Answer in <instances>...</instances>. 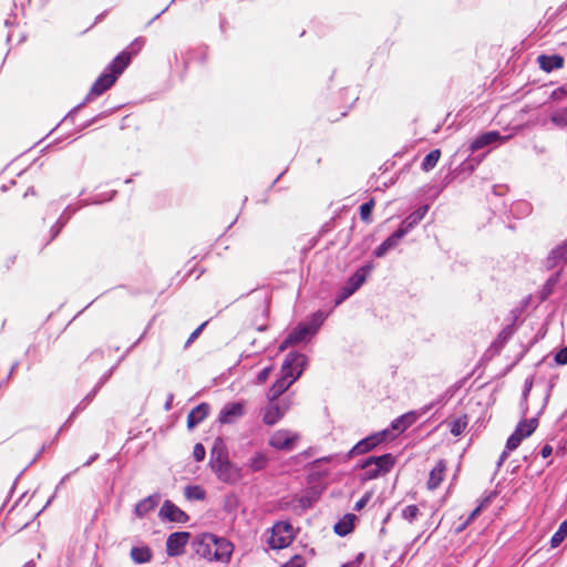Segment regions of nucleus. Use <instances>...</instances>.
Instances as JSON below:
<instances>
[{
    "mask_svg": "<svg viewBox=\"0 0 567 567\" xmlns=\"http://www.w3.org/2000/svg\"><path fill=\"white\" fill-rule=\"evenodd\" d=\"M131 63V54L126 51H122L118 53L103 70V72L97 76V79L94 81V83L91 86L90 92L87 93L85 100L83 103L79 104L78 106L73 107L60 122V124L55 127V130L62 125L66 124L69 121H73L75 114L78 113L79 109L85 103L92 101L94 97L102 95L107 90H110L120 75L125 71V69ZM54 132V128L51 130L47 135L40 137L37 142H44L52 133Z\"/></svg>",
    "mask_w": 567,
    "mask_h": 567,
    "instance_id": "nucleus-1",
    "label": "nucleus"
},
{
    "mask_svg": "<svg viewBox=\"0 0 567 567\" xmlns=\"http://www.w3.org/2000/svg\"><path fill=\"white\" fill-rule=\"evenodd\" d=\"M195 554L208 561L228 564L234 550L230 542L213 534L198 535L193 542Z\"/></svg>",
    "mask_w": 567,
    "mask_h": 567,
    "instance_id": "nucleus-2",
    "label": "nucleus"
},
{
    "mask_svg": "<svg viewBox=\"0 0 567 567\" xmlns=\"http://www.w3.org/2000/svg\"><path fill=\"white\" fill-rule=\"evenodd\" d=\"M306 358L299 353H289L281 367V377L271 385L267 398L279 399L301 375Z\"/></svg>",
    "mask_w": 567,
    "mask_h": 567,
    "instance_id": "nucleus-3",
    "label": "nucleus"
},
{
    "mask_svg": "<svg viewBox=\"0 0 567 567\" xmlns=\"http://www.w3.org/2000/svg\"><path fill=\"white\" fill-rule=\"evenodd\" d=\"M210 466L219 481L234 484L241 478L240 468L228 460V453L220 440H217L212 450Z\"/></svg>",
    "mask_w": 567,
    "mask_h": 567,
    "instance_id": "nucleus-4",
    "label": "nucleus"
},
{
    "mask_svg": "<svg viewBox=\"0 0 567 567\" xmlns=\"http://www.w3.org/2000/svg\"><path fill=\"white\" fill-rule=\"evenodd\" d=\"M394 465V457L391 454L381 456H370L362 464L363 480H374L381 475H385Z\"/></svg>",
    "mask_w": 567,
    "mask_h": 567,
    "instance_id": "nucleus-5",
    "label": "nucleus"
},
{
    "mask_svg": "<svg viewBox=\"0 0 567 567\" xmlns=\"http://www.w3.org/2000/svg\"><path fill=\"white\" fill-rule=\"evenodd\" d=\"M268 402L261 410V420L266 425L277 424L290 409V401L288 399L278 400L267 398Z\"/></svg>",
    "mask_w": 567,
    "mask_h": 567,
    "instance_id": "nucleus-6",
    "label": "nucleus"
},
{
    "mask_svg": "<svg viewBox=\"0 0 567 567\" xmlns=\"http://www.w3.org/2000/svg\"><path fill=\"white\" fill-rule=\"evenodd\" d=\"M296 535L292 526L287 522H278L271 528L268 544L272 549H282L288 547Z\"/></svg>",
    "mask_w": 567,
    "mask_h": 567,
    "instance_id": "nucleus-7",
    "label": "nucleus"
},
{
    "mask_svg": "<svg viewBox=\"0 0 567 567\" xmlns=\"http://www.w3.org/2000/svg\"><path fill=\"white\" fill-rule=\"evenodd\" d=\"M300 436L297 432L280 429L275 431L269 437V445L276 450L291 451L295 449Z\"/></svg>",
    "mask_w": 567,
    "mask_h": 567,
    "instance_id": "nucleus-8",
    "label": "nucleus"
},
{
    "mask_svg": "<svg viewBox=\"0 0 567 567\" xmlns=\"http://www.w3.org/2000/svg\"><path fill=\"white\" fill-rule=\"evenodd\" d=\"M537 425L538 422L536 419L519 422L514 433L508 437L506 449L508 451L516 450L524 439L530 436L535 432Z\"/></svg>",
    "mask_w": 567,
    "mask_h": 567,
    "instance_id": "nucleus-9",
    "label": "nucleus"
},
{
    "mask_svg": "<svg viewBox=\"0 0 567 567\" xmlns=\"http://www.w3.org/2000/svg\"><path fill=\"white\" fill-rule=\"evenodd\" d=\"M247 403L246 401L228 402L226 403L218 414V422L220 424H234L245 415Z\"/></svg>",
    "mask_w": 567,
    "mask_h": 567,
    "instance_id": "nucleus-10",
    "label": "nucleus"
},
{
    "mask_svg": "<svg viewBox=\"0 0 567 567\" xmlns=\"http://www.w3.org/2000/svg\"><path fill=\"white\" fill-rule=\"evenodd\" d=\"M189 539V533L177 532L168 536L166 540V551L171 557L179 556L184 553V547Z\"/></svg>",
    "mask_w": 567,
    "mask_h": 567,
    "instance_id": "nucleus-11",
    "label": "nucleus"
},
{
    "mask_svg": "<svg viewBox=\"0 0 567 567\" xmlns=\"http://www.w3.org/2000/svg\"><path fill=\"white\" fill-rule=\"evenodd\" d=\"M321 322H322L321 313H317L313 317L311 324H303V326L297 327L289 334L288 342L297 343V342L305 340L307 336L312 334L317 331V329L319 328Z\"/></svg>",
    "mask_w": 567,
    "mask_h": 567,
    "instance_id": "nucleus-12",
    "label": "nucleus"
},
{
    "mask_svg": "<svg viewBox=\"0 0 567 567\" xmlns=\"http://www.w3.org/2000/svg\"><path fill=\"white\" fill-rule=\"evenodd\" d=\"M539 68L547 73L559 70L564 66L565 59L560 54H540L537 58Z\"/></svg>",
    "mask_w": 567,
    "mask_h": 567,
    "instance_id": "nucleus-13",
    "label": "nucleus"
},
{
    "mask_svg": "<svg viewBox=\"0 0 567 567\" xmlns=\"http://www.w3.org/2000/svg\"><path fill=\"white\" fill-rule=\"evenodd\" d=\"M159 516L176 523H185L187 520V515L169 501H165L162 505Z\"/></svg>",
    "mask_w": 567,
    "mask_h": 567,
    "instance_id": "nucleus-14",
    "label": "nucleus"
},
{
    "mask_svg": "<svg viewBox=\"0 0 567 567\" xmlns=\"http://www.w3.org/2000/svg\"><path fill=\"white\" fill-rule=\"evenodd\" d=\"M209 405L207 403H200L195 406L187 416V426L193 429L198 425L209 413Z\"/></svg>",
    "mask_w": 567,
    "mask_h": 567,
    "instance_id": "nucleus-15",
    "label": "nucleus"
},
{
    "mask_svg": "<svg viewBox=\"0 0 567 567\" xmlns=\"http://www.w3.org/2000/svg\"><path fill=\"white\" fill-rule=\"evenodd\" d=\"M404 237V230H396L388 237L374 251L377 257H383L389 250L398 246L399 241Z\"/></svg>",
    "mask_w": 567,
    "mask_h": 567,
    "instance_id": "nucleus-16",
    "label": "nucleus"
},
{
    "mask_svg": "<svg viewBox=\"0 0 567 567\" xmlns=\"http://www.w3.org/2000/svg\"><path fill=\"white\" fill-rule=\"evenodd\" d=\"M429 207L422 206L409 215L401 224L399 230H404V236L419 223L427 213Z\"/></svg>",
    "mask_w": 567,
    "mask_h": 567,
    "instance_id": "nucleus-17",
    "label": "nucleus"
},
{
    "mask_svg": "<svg viewBox=\"0 0 567 567\" xmlns=\"http://www.w3.org/2000/svg\"><path fill=\"white\" fill-rule=\"evenodd\" d=\"M159 495L154 494L151 495L144 499H142L140 503L135 506V515L140 518L144 517L146 514L152 512L159 503Z\"/></svg>",
    "mask_w": 567,
    "mask_h": 567,
    "instance_id": "nucleus-18",
    "label": "nucleus"
},
{
    "mask_svg": "<svg viewBox=\"0 0 567 567\" xmlns=\"http://www.w3.org/2000/svg\"><path fill=\"white\" fill-rule=\"evenodd\" d=\"M446 465L444 461H439L435 467L431 471L430 477L427 481V487L430 489H435L439 487L441 482L443 481V474L445 472Z\"/></svg>",
    "mask_w": 567,
    "mask_h": 567,
    "instance_id": "nucleus-19",
    "label": "nucleus"
},
{
    "mask_svg": "<svg viewBox=\"0 0 567 567\" xmlns=\"http://www.w3.org/2000/svg\"><path fill=\"white\" fill-rule=\"evenodd\" d=\"M130 556L135 564H146L151 561L153 553L148 546L132 547Z\"/></svg>",
    "mask_w": 567,
    "mask_h": 567,
    "instance_id": "nucleus-20",
    "label": "nucleus"
},
{
    "mask_svg": "<svg viewBox=\"0 0 567 567\" xmlns=\"http://www.w3.org/2000/svg\"><path fill=\"white\" fill-rule=\"evenodd\" d=\"M417 417H419V415L416 412H413V411L408 412V413L403 414L402 416H400L399 419H396L392 423V427L396 431L403 432L409 426H411L417 420Z\"/></svg>",
    "mask_w": 567,
    "mask_h": 567,
    "instance_id": "nucleus-21",
    "label": "nucleus"
},
{
    "mask_svg": "<svg viewBox=\"0 0 567 567\" xmlns=\"http://www.w3.org/2000/svg\"><path fill=\"white\" fill-rule=\"evenodd\" d=\"M370 267L360 268L354 275L350 277L347 285L349 288H353V292L358 290L367 279V275L370 271Z\"/></svg>",
    "mask_w": 567,
    "mask_h": 567,
    "instance_id": "nucleus-22",
    "label": "nucleus"
},
{
    "mask_svg": "<svg viewBox=\"0 0 567 567\" xmlns=\"http://www.w3.org/2000/svg\"><path fill=\"white\" fill-rule=\"evenodd\" d=\"M382 441V437L379 439L378 436H371L368 439H364L360 441L353 449V451L358 454L365 453L373 449L375 445H378Z\"/></svg>",
    "mask_w": 567,
    "mask_h": 567,
    "instance_id": "nucleus-23",
    "label": "nucleus"
},
{
    "mask_svg": "<svg viewBox=\"0 0 567 567\" xmlns=\"http://www.w3.org/2000/svg\"><path fill=\"white\" fill-rule=\"evenodd\" d=\"M353 519V515H347L342 520L334 525V532L340 536H346L352 530Z\"/></svg>",
    "mask_w": 567,
    "mask_h": 567,
    "instance_id": "nucleus-24",
    "label": "nucleus"
},
{
    "mask_svg": "<svg viewBox=\"0 0 567 567\" xmlns=\"http://www.w3.org/2000/svg\"><path fill=\"white\" fill-rule=\"evenodd\" d=\"M507 137L501 136L498 131H488L475 136L471 142H506Z\"/></svg>",
    "mask_w": 567,
    "mask_h": 567,
    "instance_id": "nucleus-25",
    "label": "nucleus"
},
{
    "mask_svg": "<svg viewBox=\"0 0 567 567\" xmlns=\"http://www.w3.org/2000/svg\"><path fill=\"white\" fill-rule=\"evenodd\" d=\"M549 260H553V265L567 261V241L551 250Z\"/></svg>",
    "mask_w": 567,
    "mask_h": 567,
    "instance_id": "nucleus-26",
    "label": "nucleus"
},
{
    "mask_svg": "<svg viewBox=\"0 0 567 567\" xmlns=\"http://www.w3.org/2000/svg\"><path fill=\"white\" fill-rule=\"evenodd\" d=\"M550 122L559 128L567 127V107H561L550 115Z\"/></svg>",
    "mask_w": 567,
    "mask_h": 567,
    "instance_id": "nucleus-27",
    "label": "nucleus"
},
{
    "mask_svg": "<svg viewBox=\"0 0 567 567\" xmlns=\"http://www.w3.org/2000/svg\"><path fill=\"white\" fill-rule=\"evenodd\" d=\"M468 424L467 417L461 416L450 422V431L454 436L461 435Z\"/></svg>",
    "mask_w": 567,
    "mask_h": 567,
    "instance_id": "nucleus-28",
    "label": "nucleus"
},
{
    "mask_svg": "<svg viewBox=\"0 0 567 567\" xmlns=\"http://www.w3.org/2000/svg\"><path fill=\"white\" fill-rule=\"evenodd\" d=\"M441 156L440 150H434L430 152L422 162V168L425 172L431 171L439 162V158Z\"/></svg>",
    "mask_w": 567,
    "mask_h": 567,
    "instance_id": "nucleus-29",
    "label": "nucleus"
},
{
    "mask_svg": "<svg viewBox=\"0 0 567 567\" xmlns=\"http://www.w3.org/2000/svg\"><path fill=\"white\" fill-rule=\"evenodd\" d=\"M567 536V520L563 522L558 530L553 535L550 545L553 548L558 547Z\"/></svg>",
    "mask_w": 567,
    "mask_h": 567,
    "instance_id": "nucleus-30",
    "label": "nucleus"
},
{
    "mask_svg": "<svg viewBox=\"0 0 567 567\" xmlns=\"http://www.w3.org/2000/svg\"><path fill=\"white\" fill-rule=\"evenodd\" d=\"M491 503V496L485 497L481 504L471 513L468 518L464 522V524L457 528L458 532L463 530L471 522H473L482 512Z\"/></svg>",
    "mask_w": 567,
    "mask_h": 567,
    "instance_id": "nucleus-31",
    "label": "nucleus"
},
{
    "mask_svg": "<svg viewBox=\"0 0 567 567\" xmlns=\"http://www.w3.org/2000/svg\"><path fill=\"white\" fill-rule=\"evenodd\" d=\"M267 464V457L262 453L255 454L248 463V466L251 471L257 472L261 471Z\"/></svg>",
    "mask_w": 567,
    "mask_h": 567,
    "instance_id": "nucleus-32",
    "label": "nucleus"
},
{
    "mask_svg": "<svg viewBox=\"0 0 567 567\" xmlns=\"http://www.w3.org/2000/svg\"><path fill=\"white\" fill-rule=\"evenodd\" d=\"M185 496L188 499L200 501V499H204V497H205V491L197 485L187 486V487H185Z\"/></svg>",
    "mask_w": 567,
    "mask_h": 567,
    "instance_id": "nucleus-33",
    "label": "nucleus"
},
{
    "mask_svg": "<svg viewBox=\"0 0 567 567\" xmlns=\"http://www.w3.org/2000/svg\"><path fill=\"white\" fill-rule=\"evenodd\" d=\"M420 514L419 507L416 505H409L402 511V517L409 522L413 523Z\"/></svg>",
    "mask_w": 567,
    "mask_h": 567,
    "instance_id": "nucleus-34",
    "label": "nucleus"
},
{
    "mask_svg": "<svg viewBox=\"0 0 567 567\" xmlns=\"http://www.w3.org/2000/svg\"><path fill=\"white\" fill-rule=\"evenodd\" d=\"M312 505V501L309 496H300L293 501L295 511H306Z\"/></svg>",
    "mask_w": 567,
    "mask_h": 567,
    "instance_id": "nucleus-35",
    "label": "nucleus"
},
{
    "mask_svg": "<svg viewBox=\"0 0 567 567\" xmlns=\"http://www.w3.org/2000/svg\"><path fill=\"white\" fill-rule=\"evenodd\" d=\"M374 207V200L371 199L364 204L361 205L360 207V215H361V219L364 220V221H369L370 219V215H371V212Z\"/></svg>",
    "mask_w": 567,
    "mask_h": 567,
    "instance_id": "nucleus-36",
    "label": "nucleus"
},
{
    "mask_svg": "<svg viewBox=\"0 0 567 567\" xmlns=\"http://www.w3.org/2000/svg\"><path fill=\"white\" fill-rule=\"evenodd\" d=\"M566 96H567V89H566V86H559V87L555 89L550 93L549 100H551V101H561Z\"/></svg>",
    "mask_w": 567,
    "mask_h": 567,
    "instance_id": "nucleus-37",
    "label": "nucleus"
},
{
    "mask_svg": "<svg viewBox=\"0 0 567 567\" xmlns=\"http://www.w3.org/2000/svg\"><path fill=\"white\" fill-rule=\"evenodd\" d=\"M305 559L300 555H295L289 561L285 563L280 567H303Z\"/></svg>",
    "mask_w": 567,
    "mask_h": 567,
    "instance_id": "nucleus-38",
    "label": "nucleus"
},
{
    "mask_svg": "<svg viewBox=\"0 0 567 567\" xmlns=\"http://www.w3.org/2000/svg\"><path fill=\"white\" fill-rule=\"evenodd\" d=\"M205 447L203 446V444L200 443H197L195 446H194V450H193V455H194V458L196 461H203L204 457H205Z\"/></svg>",
    "mask_w": 567,
    "mask_h": 567,
    "instance_id": "nucleus-39",
    "label": "nucleus"
},
{
    "mask_svg": "<svg viewBox=\"0 0 567 567\" xmlns=\"http://www.w3.org/2000/svg\"><path fill=\"white\" fill-rule=\"evenodd\" d=\"M555 361L557 364H567V347L556 353Z\"/></svg>",
    "mask_w": 567,
    "mask_h": 567,
    "instance_id": "nucleus-40",
    "label": "nucleus"
},
{
    "mask_svg": "<svg viewBox=\"0 0 567 567\" xmlns=\"http://www.w3.org/2000/svg\"><path fill=\"white\" fill-rule=\"evenodd\" d=\"M272 371V367H267L262 369L257 375V383L261 384L266 382Z\"/></svg>",
    "mask_w": 567,
    "mask_h": 567,
    "instance_id": "nucleus-41",
    "label": "nucleus"
},
{
    "mask_svg": "<svg viewBox=\"0 0 567 567\" xmlns=\"http://www.w3.org/2000/svg\"><path fill=\"white\" fill-rule=\"evenodd\" d=\"M353 293V288H349L348 286H346L340 296L337 298L336 300V303L339 305L341 303L343 300H346L348 297H350L351 295Z\"/></svg>",
    "mask_w": 567,
    "mask_h": 567,
    "instance_id": "nucleus-42",
    "label": "nucleus"
},
{
    "mask_svg": "<svg viewBox=\"0 0 567 567\" xmlns=\"http://www.w3.org/2000/svg\"><path fill=\"white\" fill-rule=\"evenodd\" d=\"M370 501V494H365L361 499L355 503L354 509L361 511Z\"/></svg>",
    "mask_w": 567,
    "mask_h": 567,
    "instance_id": "nucleus-43",
    "label": "nucleus"
},
{
    "mask_svg": "<svg viewBox=\"0 0 567 567\" xmlns=\"http://www.w3.org/2000/svg\"><path fill=\"white\" fill-rule=\"evenodd\" d=\"M12 1H13V7L16 9L20 8L22 12L24 11L25 6L30 3V0H12Z\"/></svg>",
    "mask_w": 567,
    "mask_h": 567,
    "instance_id": "nucleus-44",
    "label": "nucleus"
},
{
    "mask_svg": "<svg viewBox=\"0 0 567 567\" xmlns=\"http://www.w3.org/2000/svg\"><path fill=\"white\" fill-rule=\"evenodd\" d=\"M205 324H206V323H203L202 326H199V327H198V328H197V329H196V330L190 334V337L188 338L187 343L193 342V341L198 337V334L200 333V331L203 330V328H204V326H205Z\"/></svg>",
    "mask_w": 567,
    "mask_h": 567,
    "instance_id": "nucleus-45",
    "label": "nucleus"
},
{
    "mask_svg": "<svg viewBox=\"0 0 567 567\" xmlns=\"http://www.w3.org/2000/svg\"><path fill=\"white\" fill-rule=\"evenodd\" d=\"M551 453H553V447L550 445L546 444L545 446H543V449H542V456L544 458L550 456Z\"/></svg>",
    "mask_w": 567,
    "mask_h": 567,
    "instance_id": "nucleus-46",
    "label": "nucleus"
},
{
    "mask_svg": "<svg viewBox=\"0 0 567 567\" xmlns=\"http://www.w3.org/2000/svg\"><path fill=\"white\" fill-rule=\"evenodd\" d=\"M361 557L362 555H359V557L355 560L343 564L341 567H359L361 563Z\"/></svg>",
    "mask_w": 567,
    "mask_h": 567,
    "instance_id": "nucleus-47",
    "label": "nucleus"
},
{
    "mask_svg": "<svg viewBox=\"0 0 567 567\" xmlns=\"http://www.w3.org/2000/svg\"><path fill=\"white\" fill-rule=\"evenodd\" d=\"M175 0H172L171 3L168 6H166L159 13H157L150 22L148 24H151L153 21H155L156 19H158L161 17V14H163L164 12H166L169 8V6L174 2Z\"/></svg>",
    "mask_w": 567,
    "mask_h": 567,
    "instance_id": "nucleus-48",
    "label": "nucleus"
},
{
    "mask_svg": "<svg viewBox=\"0 0 567 567\" xmlns=\"http://www.w3.org/2000/svg\"><path fill=\"white\" fill-rule=\"evenodd\" d=\"M293 344V342H288V338L280 344L279 350L284 351L288 346Z\"/></svg>",
    "mask_w": 567,
    "mask_h": 567,
    "instance_id": "nucleus-49",
    "label": "nucleus"
},
{
    "mask_svg": "<svg viewBox=\"0 0 567 567\" xmlns=\"http://www.w3.org/2000/svg\"><path fill=\"white\" fill-rule=\"evenodd\" d=\"M16 16H17V14L14 13V14H13V19L8 18V19L4 21V25H6V27H10V25H12V24L14 23Z\"/></svg>",
    "mask_w": 567,
    "mask_h": 567,
    "instance_id": "nucleus-50",
    "label": "nucleus"
},
{
    "mask_svg": "<svg viewBox=\"0 0 567 567\" xmlns=\"http://www.w3.org/2000/svg\"><path fill=\"white\" fill-rule=\"evenodd\" d=\"M507 455L508 453L506 451L502 453L498 465H501L507 458Z\"/></svg>",
    "mask_w": 567,
    "mask_h": 567,
    "instance_id": "nucleus-51",
    "label": "nucleus"
},
{
    "mask_svg": "<svg viewBox=\"0 0 567 567\" xmlns=\"http://www.w3.org/2000/svg\"><path fill=\"white\" fill-rule=\"evenodd\" d=\"M327 118H328V121H330V122H336V121H338V120H339V117H334V116H332V115H328V116H327Z\"/></svg>",
    "mask_w": 567,
    "mask_h": 567,
    "instance_id": "nucleus-52",
    "label": "nucleus"
},
{
    "mask_svg": "<svg viewBox=\"0 0 567 567\" xmlns=\"http://www.w3.org/2000/svg\"><path fill=\"white\" fill-rule=\"evenodd\" d=\"M105 13H101L100 16L96 17V21L95 22H99L103 17H104Z\"/></svg>",
    "mask_w": 567,
    "mask_h": 567,
    "instance_id": "nucleus-53",
    "label": "nucleus"
},
{
    "mask_svg": "<svg viewBox=\"0 0 567 567\" xmlns=\"http://www.w3.org/2000/svg\"><path fill=\"white\" fill-rule=\"evenodd\" d=\"M482 145H483V144H481V143L474 144L473 150H477V148H480V146H482Z\"/></svg>",
    "mask_w": 567,
    "mask_h": 567,
    "instance_id": "nucleus-54",
    "label": "nucleus"
},
{
    "mask_svg": "<svg viewBox=\"0 0 567 567\" xmlns=\"http://www.w3.org/2000/svg\"><path fill=\"white\" fill-rule=\"evenodd\" d=\"M52 142L56 143V142H61V140H60V137H55Z\"/></svg>",
    "mask_w": 567,
    "mask_h": 567,
    "instance_id": "nucleus-55",
    "label": "nucleus"
},
{
    "mask_svg": "<svg viewBox=\"0 0 567 567\" xmlns=\"http://www.w3.org/2000/svg\"><path fill=\"white\" fill-rule=\"evenodd\" d=\"M414 142L421 143V142H424V138H419V140H415Z\"/></svg>",
    "mask_w": 567,
    "mask_h": 567,
    "instance_id": "nucleus-56",
    "label": "nucleus"
},
{
    "mask_svg": "<svg viewBox=\"0 0 567 567\" xmlns=\"http://www.w3.org/2000/svg\"><path fill=\"white\" fill-rule=\"evenodd\" d=\"M529 388H532V384H528V388H526L525 394L529 391Z\"/></svg>",
    "mask_w": 567,
    "mask_h": 567,
    "instance_id": "nucleus-57",
    "label": "nucleus"
},
{
    "mask_svg": "<svg viewBox=\"0 0 567 567\" xmlns=\"http://www.w3.org/2000/svg\"><path fill=\"white\" fill-rule=\"evenodd\" d=\"M529 388H532V384H528V388H526L525 394L529 391Z\"/></svg>",
    "mask_w": 567,
    "mask_h": 567,
    "instance_id": "nucleus-58",
    "label": "nucleus"
},
{
    "mask_svg": "<svg viewBox=\"0 0 567 567\" xmlns=\"http://www.w3.org/2000/svg\"><path fill=\"white\" fill-rule=\"evenodd\" d=\"M10 40H11V35L9 34V35L7 37V41L9 42Z\"/></svg>",
    "mask_w": 567,
    "mask_h": 567,
    "instance_id": "nucleus-59",
    "label": "nucleus"
},
{
    "mask_svg": "<svg viewBox=\"0 0 567 567\" xmlns=\"http://www.w3.org/2000/svg\"><path fill=\"white\" fill-rule=\"evenodd\" d=\"M346 115H347V111L341 113V116H346Z\"/></svg>",
    "mask_w": 567,
    "mask_h": 567,
    "instance_id": "nucleus-60",
    "label": "nucleus"
}]
</instances>
